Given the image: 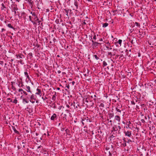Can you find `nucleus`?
Masks as SVG:
<instances>
[{
	"instance_id": "f257e3e1",
	"label": "nucleus",
	"mask_w": 156,
	"mask_h": 156,
	"mask_svg": "<svg viewBox=\"0 0 156 156\" xmlns=\"http://www.w3.org/2000/svg\"><path fill=\"white\" fill-rule=\"evenodd\" d=\"M91 122V119H89L88 117H83L82 119V123L83 126L86 125L84 127V128H87L86 124L87 123L90 122Z\"/></svg>"
},
{
	"instance_id": "f03ea898",
	"label": "nucleus",
	"mask_w": 156,
	"mask_h": 156,
	"mask_svg": "<svg viewBox=\"0 0 156 156\" xmlns=\"http://www.w3.org/2000/svg\"><path fill=\"white\" fill-rule=\"evenodd\" d=\"M122 105H118V106L116 108V111L119 113L117 114L118 115H119L121 113V110L120 109L122 108Z\"/></svg>"
},
{
	"instance_id": "7ed1b4c3",
	"label": "nucleus",
	"mask_w": 156,
	"mask_h": 156,
	"mask_svg": "<svg viewBox=\"0 0 156 156\" xmlns=\"http://www.w3.org/2000/svg\"><path fill=\"white\" fill-rule=\"evenodd\" d=\"M128 127L130 129H132L133 127V124L130 121H127L126 123Z\"/></svg>"
},
{
	"instance_id": "20e7f679",
	"label": "nucleus",
	"mask_w": 156,
	"mask_h": 156,
	"mask_svg": "<svg viewBox=\"0 0 156 156\" xmlns=\"http://www.w3.org/2000/svg\"><path fill=\"white\" fill-rule=\"evenodd\" d=\"M126 136L130 137L132 136L131 132L129 131H127L126 132H124Z\"/></svg>"
},
{
	"instance_id": "39448f33",
	"label": "nucleus",
	"mask_w": 156,
	"mask_h": 156,
	"mask_svg": "<svg viewBox=\"0 0 156 156\" xmlns=\"http://www.w3.org/2000/svg\"><path fill=\"white\" fill-rule=\"evenodd\" d=\"M18 91L19 92H21V94H22L23 93L25 95H28L27 93L22 88L19 89L18 90Z\"/></svg>"
},
{
	"instance_id": "423d86ee",
	"label": "nucleus",
	"mask_w": 156,
	"mask_h": 156,
	"mask_svg": "<svg viewBox=\"0 0 156 156\" xmlns=\"http://www.w3.org/2000/svg\"><path fill=\"white\" fill-rule=\"evenodd\" d=\"M92 42L93 43L92 46L93 47H96L98 44H100L99 43L97 42L94 41L93 40H92Z\"/></svg>"
},
{
	"instance_id": "0eeeda50",
	"label": "nucleus",
	"mask_w": 156,
	"mask_h": 156,
	"mask_svg": "<svg viewBox=\"0 0 156 156\" xmlns=\"http://www.w3.org/2000/svg\"><path fill=\"white\" fill-rule=\"evenodd\" d=\"M17 58H25L24 56L22 54H20L16 55Z\"/></svg>"
},
{
	"instance_id": "6e6552de",
	"label": "nucleus",
	"mask_w": 156,
	"mask_h": 156,
	"mask_svg": "<svg viewBox=\"0 0 156 156\" xmlns=\"http://www.w3.org/2000/svg\"><path fill=\"white\" fill-rule=\"evenodd\" d=\"M13 10L14 13V15L16 16L17 13L16 11L18 10V8L16 5L13 8Z\"/></svg>"
},
{
	"instance_id": "1a4fd4ad",
	"label": "nucleus",
	"mask_w": 156,
	"mask_h": 156,
	"mask_svg": "<svg viewBox=\"0 0 156 156\" xmlns=\"http://www.w3.org/2000/svg\"><path fill=\"white\" fill-rule=\"evenodd\" d=\"M26 90L27 92H30L31 94H32V92L30 90V87L29 86L26 85Z\"/></svg>"
},
{
	"instance_id": "9d476101",
	"label": "nucleus",
	"mask_w": 156,
	"mask_h": 156,
	"mask_svg": "<svg viewBox=\"0 0 156 156\" xmlns=\"http://www.w3.org/2000/svg\"><path fill=\"white\" fill-rule=\"evenodd\" d=\"M57 116L55 114H54L53 115L51 116V119L52 120H54L55 119H57Z\"/></svg>"
},
{
	"instance_id": "9b49d317",
	"label": "nucleus",
	"mask_w": 156,
	"mask_h": 156,
	"mask_svg": "<svg viewBox=\"0 0 156 156\" xmlns=\"http://www.w3.org/2000/svg\"><path fill=\"white\" fill-rule=\"evenodd\" d=\"M107 45L106 46V48L107 49H110L111 50L112 49V48H111V46L110 45V44L109 42H108L106 43Z\"/></svg>"
},
{
	"instance_id": "f8f14e48",
	"label": "nucleus",
	"mask_w": 156,
	"mask_h": 156,
	"mask_svg": "<svg viewBox=\"0 0 156 156\" xmlns=\"http://www.w3.org/2000/svg\"><path fill=\"white\" fill-rule=\"evenodd\" d=\"M118 130V128H117V127L116 126H113L112 128V132H116V131Z\"/></svg>"
},
{
	"instance_id": "ddd939ff",
	"label": "nucleus",
	"mask_w": 156,
	"mask_h": 156,
	"mask_svg": "<svg viewBox=\"0 0 156 156\" xmlns=\"http://www.w3.org/2000/svg\"><path fill=\"white\" fill-rule=\"evenodd\" d=\"M115 120L118 121V122H119L120 121V118L119 115H115Z\"/></svg>"
},
{
	"instance_id": "4468645a",
	"label": "nucleus",
	"mask_w": 156,
	"mask_h": 156,
	"mask_svg": "<svg viewBox=\"0 0 156 156\" xmlns=\"http://www.w3.org/2000/svg\"><path fill=\"white\" fill-rule=\"evenodd\" d=\"M27 2H28L29 5L31 6V8H32L33 6V2L31 0H28Z\"/></svg>"
},
{
	"instance_id": "2eb2a0df",
	"label": "nucleus",
	"mask_w": 156,
	"mask_h": 156,
	"mask_svg": "<svg viewBox=\"0 0 156 156\" xmlns=\"http://www.w3.org/2000/svg\"><path fill=\"white\" fill-rule=\"evenodd\" d=\"M33 16H34V21H37L39 20V19L37 17V15L35 13H34V14H33Z\"/></svg>"
},
{
	"instance_id": "dca6fc26",
	"label": "nucleus",
	"mask_w": 156,
	"mask_h": 156,
	"mask_svg": "<svg viewBox=\"0 0 156 156\" xmlns=\"http://www.w3.org/2000/svg\"><path fill=\"white\" fill-rule=\"evenodd\" d=\"M54 93V94L52 97V100L54 101H55L56 99V92H54L53 93V94Z\"/></svg>"
},
{
	"instance_id": "f3484780",
	"label": "nucleus",
	"mask_w": 156,
	"mask_h": 156,
	"mask_svg": "<svg viewBox=\"0 0 156 156\" xmlns=\"http://www.w3.org/2000/svg\"><path fill=\"white\" fill-rule=\"evenodd\" d=\"M37 92L36 93V94L39 95L40 96H41V90L38 88H37Z\"/></svg>"
},
{
	"instance_id": "a211bd4d",
	"label": "nucleus",
	"mask_w": 156,
	"mask_h": 156,
	"mask_svg": "<svg viewBox=\"0 0 156 156\" xmlns=\"http://www.w3.org/2000/svg\"><path fill=\"white\" fill-rule=\"evenodd\" d=\"M30 100H36V98L34 97V95L33 94H32L30 96Z\"/></svg>"
},
{
	"instance_id": "6ab92c4d",
	"label": "nucleus",
	"mask_w": 156,
	"mask_h": 156,
	"mask_svg": "<svg viewBox=\"0 0 156 156\" xmlns=\"http://www.w3.org/2000/svg\"><path fill=\"white\" fill-rule=\"evenodd\" d=\"M1 9L2 10H3L4 11H5V9L6 8V7L5 5L3 3H2L1 4Z\"/></svg>"
},
{
	"instance_id": "aec40b11",
	"label": "nucleus",
	"mask_w": 156,
	"mask_h": 156,
	"mask_svg": "<svg viewBox=\"0 0 156 156\" xmlns=\"http://www.w3.org/2000/svg\"><path fill=\"white\" fill-rule=\"evenodd\" d=\"M12 128L15 133L18 134H19V132L16 129V128L14 126H12Z\"/></svg>"
},
{
	"instance_id": "412c9836",
	"label": "nucleus",
	"mask_w": 156,
	"mask_h": 156,
	"mask_svg": "<svg viewBox=\"0 0 156 156\" xmlns=\"http://www.w3.org/2000/svg\"><path fill=\"white\" fill-rule=\"evenodd\" d=\"M74 5H75L76 7V9H77L78 8V5L77 3V0H74Z\"/></svg>"
},
{
	"instance_id": "4be33fe9",
	"label": "nucleus",
	"mask_w": 156,
	"mask_h": 156,
	"mask_svg": "<svg viewBox=\"0 0 156 156\" xmlns=\"http://www.w3.org/2000/svg\"><path fill=\"white\" fill-rule=\"evenodd\" d=\"M65 131L67 135H70L69 134L70 133V130L68 129H66Z\"/></svg>"
},
{
	"instance_id": "5701e85b",
	"label": "nucleus",
	"mask_w": 156,
	"mask_h": 156,
	"mask_svg": "<svg viewBox=\"0 0 156 156\" xmlns=\"http://www.w3.org/2000/svg\"><path fill=\"white\" fill-rule=\"evenodd\" d=\"M7 26L8 27L15 30V28L12 26L11 24L10 23H9L8 24Z\"/></svg>"
},
{
	"instance_id": "b1692460",
	"label": "nucleus",
	"mask_w": 156,
	"mask_h": 156,
	"mask_svg": "<svg viewBox=\"0 0 156 156\" xmlns=\"http://www.w3.org/2000/svg\"><path fill=\"white\" fill-rule=\"evenodd\" d=\"M108 25V24L107 23H104L103 24L102 27L104 28L107 27Z\"/></svg>"
},
{
	"instance_id": "393cba45",
	"label": "nucleus",
	"mask_w": 156,
	"mask_h": 156,
	"mask_svg": "<svg viewBox=\"0 0 156 156\" xmlns=\"http://www.w3.org/2000/svg\"><path fill=\"white\" fill-rule=\"evenodd\" d=\"M122 42V40L121 39H119L118 41H117L116 43H118L120 44V46H121V44Z\"/></svg>"
},
{
	"instance_id": "a878e982",
	"label": "nucleus",
	"mask_w": 156,
	"mask_h": 156,
	"mask_svg": "<svg viewBox=\"0 0 156 156\" xmlns=\"http://www.w3.org/2000/svg\"><path fill=\"white\" fill-rule=\"evenodd\" d=\"M107 65V62L105 61H104L103 62V67L106 66Z\"/></svg>"
},
{
	"instance_id": "bb28decb",
	"label": "nucleus",
	"mask_w": 156,
	"mask_h": 156,
	"mask_svg": "<svg viewBox=\"0 0 156 156\" xmlns=\"http://www.w3.org/2000/svg\"><path fill=\"white\" fill-rule=\"evenodd\" d=\"M109 117L110 119L111 118H113L114 116V115L113 113H110L109 114Z\"/></svg>"
},
{
	"instance_id": "cd10ccee",
	"label": "nucleus",
	"mask_w": 156,
	"mask_h": 156,
	"mask_svg": "<svg viewBox=\"0 0 156 156\" xmlns=\"http://www.w3.org/2000/svg\"><path fill=\"white\" fill-rule=\"evenodd\" d=\"M64 12L66 13V15L67 16H68V14L69 11V10L66 9H64Z\"/></svg>"
},
{
	"instance_id": "c85d7f7f",
	"label": "nucleus",
	"mask_w": 156,
	"mask_h": 156,
	"mask_svg": "<svg viewBox=\"0 0 156 156\" xmlns=\"http://www.w3.org/2000/svg\"><path fill=\"white\" fill-rule=\"evenodd\" d=\"M73 106L75 108H78V106H79V104H77V105H76L75 103L74 102V104L73 105Z\"/></svg>"
},
{
	"instance_id": "c756f323",
	"label": "nucleus",
	"mask_w": 156,
	"mask_h": 156,
	"mask_svg": "<svg viewBox=\"0 0 156 156\" xmlns=\"http://www.w3.org/2000/svg\"><path fill=\"white\" fill-rule=\"evenodd\" d=\"M90 105L91 106L93 107V105L94 104L92 102V100H90Z\"/></svg>"
},
{
	"instance_id": "7c9ffc66",
	"label": "nucleus",
	"mask_w": 156,
	"mask_h": 156,
	"mask_svg": "<svg viewBox=\"0 0 156 156\" xmlns=\"http://www.w3.org/2000/svg\"><path fill=\"white\" fill-rule=\"evenodd\" d=\"M23 102H25L26 103H28L29 102V101L28 100H27V99L24 98L23 99Z\"/></svg>"
},
{
	"instance_id": "2f4dec72",
	"label": "nucleus",
	"mask_w": 156,
	"mask_h": 156,
	"mask_svg": "<svg viewBox=\"0 0 156 156\" xmlns=\"http://www.w3.org/2000/svg\"><path fill=\"white\" fill-rule=\"evenodd\" d=\"M44 94L43 95V96H44ZM42 98L43 99L44 101H45L46 99H48V98L46 96H45L44 97L43 96L42 97Z\"/></svg>"
},
{
	"instance_id": "473e14b6",
	"label": "nucleus",
	"mask_w": 156,
	"mask_h": 156,
	"mask_svg": "<svg viewBox=\"0 0 156 156\" xmlns=\"http://www.w3.org/2000/svg\"><path fill=\"white\" fill-rule=\"evenodd\" d=\"M12 102L16 104L17 102V100L16 99V98L15 99H14L13 101H12Z\"/></svg>"
},
{
	"instance_id": "72a5a7b5",
	"label": "nucleus",
	"mask_w": 156,
	"mask_h": 156,
	"mask_svg": "<svg viewBox=\"0 0 156 156\" xmlns=\"http://www.w3.org/2000/svg\"><path fill=\"white\" fill-rule=\"evenodd\" d=\"M94 57L97 60H98L99 59V57L96 55H94Z\"/></svg>"
},
{
	"instance_id": "f704fd0d",
	"label": "nucleus",
	"mask_w": 156,
	"mask_h": 156,
	"mask_svg": "<svg viewBox=\"0 0 156 156\" xmlns=\"http://www.w3.org/2000/svg\"><path fill=\"white\" fill-rule=\"evenodd\" d=\"M11 87H12V89L13 90H14V91H16V88L15 87L13 86V85H12Z\"/></svg>"
},
{
	"instance_id": "c9c22d12",
	"label": "nucleus",
	"mask_w": 156,
	"mask_h": 156,
	"mask_svg": "<svg viewBox=\"0 0 156 156\" xmlns=\"http://www.w3.org/2000/svg\"><path fill=\"white\" fill-rule=\"evenodd\" d=\"M135 24L136 26L137 27H140V24L139 23H138V22H136L135 23Z\"/></svg>"
},
{
	"instance_id": "e433bc0d",
	"label": "nucleus",
	"mask_w": 156,
	"mask_h": 156,
	"mask_svg": "<svg viewBox=\"0 0 156 156\" xmlns=\"http://www.w3.org/2000/svg\"><path fill=\"white\" fill-rule=\"evenodd\" d=\"M28 55H29L30 56V58H32L33 57V55H32V53L30 52V53Z\"/></svg>"
},
{
	"instance_id": "4c0bfd02",
	"label": "nucleus",
	"mask_w": 156,
	"mask_h": 156,
	"mask_svg": "<svg viewBox=\"0 0 156 156\" xmlns=\"http://www.w3.org/2000/svg\"><path fill=\"white\" fill-rule=\"evenodd\" d=\"M122 145L124 147H126V141H125L124 143H123L122 144Z\"/></svg>"
},
{
	"instance_id": "58836bf2",
	"label": "nucleus",
	"mask_w": 156,
	"mask_h": 156,
	"mask_svg": "<svg viewBox=\"0 0 156 156\" xmlns=\"http://www.w3.org/2000/svg\"><path fill=\"white\" fill-rule=\"evenodd\" d=\"M127 142L128 143H132L133 141L131 140H130V139H129V140H128Z\"/></svg>"
},
{
	"instance_id": "ea45409f",
	"label": "nucleus",
	"mask_w": 156,
	"mask_h": 156,
	"mask_svg": "<svg viewBox=\"0 0 156 156\" xmlns=\"http://www.w3.org/2000/svg\"><path fill=\"white\" fill-rule=\"evenodd\" d=\"M141 122L143 123H145V121L144 119H142L141 120Z\"/></svg>"
},
{
	"instance_id": "a19ab883",
	"label": "nucleus",
	"mask_w": 156,
	"mask_h": 156,
	"mask_svg": "<svg viewBox=\"0 0 156 156\" xmlns=\"http://www.w3.org/2000/svg\"><path fill=\"white\" fill-rule=\"evenodd\" d=\"M35 100H30V101L33 104L35 103Z\"/></svg>"
},
{
	"instance_id": "79ce46f5",
	"label": "nucleus",
	"mask_w": 156,
	"mask_h": 156,
	"mask_svg": "<svg viewBox=\"0 0 156 156\" xmlns=\"http://www.w3.org/2000/svg\"><path fill=\"white\" fill-rule=\"evenodd\" d=\"M24 86V85H23V82H22L21 83V85L20 86V87H22L24 89V88H23V86Z\"/></svg>"
},
{
	"instance_id": "37998d69",
	"label": "nucleus",
	"mask_w": 156,
	"mask_h": 156,
	"mask_svg": "<svg viewBox=\"0 0 156 156\" xmlns=\"http://www.w3.org/2000/svg\"><path fill=\"white\" fill-rule=\"evenodd\" d=\"M130 39V42H131V43L132 44H133L134 43V42H133V39H132L131 40L130 39Z\"/></svg>"
},
{
	"instance_id": "c03bdc74",
	"label": "nucleus",
	"mask_w": 156,
	"mask_h": 156,
	"mask_svg": "<svg viewBox=\"0 0 156 156\" xmlns=\"http://www.w3.org/2000/svg\"><path fill=\"white\" fill-rule=\"evenodd\" d=\"M131 103L132 105H135V103L133 101H131Z\"/></svg>"
},
{
	"instance_id": "a18cd8bd",
	"label": "nucleus",
	"mask_w": 156,
	"mask_h": 156,
	"mask_svg": "<svg viewBox=\"0 0 156 156\" xmlns=\"http://www.w3.org/2000/svg\"><path fill=\"white\" fill-rule=\"evenodd\" d=\"M93 39L95 40L96 39V35H94V37H93Z\"/></svg>"
},
{
	"instance_id": "49530a36",
	"label": "nucleus",
	"mask_w": 156,
	"mask_h": 156,
	"mask_svg": "<svg viewBox=\"0 0 156 156\" xmlns=\"http://www.w3.org/2000/svg\"><path fill=\"white\" fill-rule=\"evenodd\" d=\"M88 100L89 99L87 98H86L85 99V102L88 103L89 102Z\"/></svg>"
},
{
	"instance_id": "de8ad7c7",
	"label": "nucleus",
	"mask_w": 156,
	"mask_h": 156,
	"mask_svg": "<svg viewBox=\"0 0 156 156\" xmlns=\"http://www.w3.org/2000/svg\"><path fill=\"white\" fill-rule=\"evenodd\" d=\"M100 106H101V107H104V104H103V103H101L100 104Z\"/></svg>"
},
{
	"instance_id": "09e8293b",
	"label": "nucleus",
	"mask_w": 156,
	"mask_h": 156,
	"mask_svg": "<svg viewBox=\"0 0 156 156\" xmlns=\"http://www.w3.org/2000/svg\"><path fill=\"white\" fill-rule=\"evenodd\" d=\"M7 100H10V102H12V99L11 98H8L7 99Z\"/></svg>"
},
{
	"instance_id": "8fccbe9b",
	"label": "nucleus",
	"mask_w": 156,
	"mask_h": 156,
	"mask_svg": "<svg viewBox=\"0 0 156 156\" xmlns=\"http://www.w3.org/2000/svg\"><path fill=\"white\" fill-rule=\"evenodd\" d=\"M0 64L2 65H3L4 64V62L3 61H0Z\"/></svg>"
},
{
	"instance_id": "3c124183",
	"label": "nucleus",
	"mask_w": 156,
	"mask_h": 156,
	"mask_svg": "<svg viewBox=\"0 0 156 156\" xmlns=\"http://www.w3.org/2000/svg\"><path fill=\"white\" fill-rule=\"evenodd\" d=\"M24 74L26 76L28 75V73L27 72H24Z\"/></svg>"
},
{
	"instance_id": "603ef678",
	"label": "nucleus",
	"mask_w": 156,
	"mask_h": 156,
	"mask_svg": "<svg viewBox=\"0 0 156 156\" xmlns=\"http://www.w3.org/2000/svg\"><path fill=\"white\" fill-rule=\"evenodd\" d=\"M29 18L30 21H32V20L31 19V16H29Z\"/></svg>"
},
{
	"instance_id": "864d4df0",
	"label": "nucleus",
	"mask_w": 156,
	"mask_h": 156,
	"mask_svg": "<svg viewBox=\"0 0 156 156\" xmlns=\"http://www.w3.org/2000/svg\"><path fill=\"white\" fill-rule=\"evenodd\" d=\"M31 22L32 23H33V24H36V23H35V22H34V21H33L32 20V21H31Z\"/></svg>"
},
{
	"instance_id": "5fc2aeb1",
	"label": "nucleus",
	"mask_w": 156,
	"mask_h": 156,
	"mask_svg": "<svg viewBox=\"0 0 156 156\" xmlns=\"http://www.w3.org/2000/svg\"><path fill=\"white\" fill-rule=\"evenodd\" d=\"M22 144H23V147L24 148L25 147V145H24V143L23 142H22Z\"/></svg>"
},
{
	"instance_id": "6e6d98bb",
	"label": "nucleus",
	"mask_w": 156,
	"mask_h": 156,
	"mask_svg": "<svg viewBox=\"0 0 156 156\" xmlns=\"http://www.w3.org/2000/svg\"><path fill=\"white\" fill-rule=\"evenodd\" d=\"M5 29H4V28H2V32H3L4 31H5Z\"/></svg>"
},
{
	"instance_id": "4d7b16f0",
	"label": "nucleus",
	"mask_w": 156,
	"mask_h": 156,
	"mask_svg": "<svg viewBox=\"0 0 156 156\" xmlns=\"http://www.w3.org/2000/svg\"><path fill=\"white\" fill-rule=\"evenodd\" d=\"M66 112L67 113H69V111L68 110H66Z\"/></svg>"
},
{
	"instance_id": "13d9d810",
	"label": "nucleus",
	"mask_w": 156,
	"mask_h": 156,
	"mask_svg": "<svg viewBox=\"0 0 156 156\" xmlns=\"http://www.w3.org/2000/svg\"><path fill=\"white\" fill-rule=\"evenodd\" d=\"M118 127L119 129V130H120L121 129V127L119 126H118Z\"/></svg>"
},
{
	"instance_id": "bf43d9fd",
	"label": "nucleus",
	"mask_w": 156,
	"mask_h": 156,
	"mask_svg": "<svg viewBox=\"0 0 156 156\" xmlns=\"http://www.w3.org/2000/svg\"><path fill=\"white\" fill-rule=\"evenodd\" d=\"M115 137V136H114V135H113V134H112V135H111V138H113V137Z\"/></svg>"
},
{
	"instance_id": "052dcab7",
	"label": "nucleus",
	"mask_w": 156,
	"mask_h": 156,
	"mask_svg": "<svg viewBox=\"0 0 156 156\" xmlns=\"http://www.w3.org/2000/svg\"><path fill=\"white\" fill-rule=\"evenodd\" d=\"M83 24L84 25H85L86 24V23L85 22V20H84V21H83Z\"/></svg>"
},
{
	"instance_id": "680f3d73",
	"label": "nucleus",
	"mask_w": 156,
	"mask_h": 156,
	"mask_svg": "<svg viewBox=\"0 0 156 156\" xmlns=\"http://www.w3.org/2000/svg\"><path fill=\"white\" fill-rule=\"evenodd\" d=\"M116 132H115V133H114V132L113 133V135L114 136H115L116 135Z\"/></svg>"
},
{
	"instance_id": "e2e57ef3",
	"label": "nucleus",
	"mask_w": 156,
	"mask_h": 156,
	"mask_svg": "<svg viewBox=\"0 0 156 156\" xmlns=\"http://www.w3.org/2000/svg\"><path fill=\"white\" fill-rule=\"evenodd\" d=\"M66 87L68 89H69V85H67Z\"/></svg>"
},
{
	"instance_id": "0e129e2a",
	"label": "nucleus",
	"mask_w": 156,
	"mask_h": 156,
	"mask_svg": "<svg viewBox=\"0 0 156 156\" xmlns=\"http://www.w3.org/2000/svg\"><path fill=\"white\" fill-rule=\"evenodd\" d=\"M57 73H58L59 74V73H61V71H60V70H58L57 71Z\"/></svg>"
},
{
	"instance_id": "69168bd1",
	"label": "nucleus",
	"mask_w": 156,
	"mask_h": 156,
	"mask_svg": "<svg viewBox=\"0 0 156 156\" xmlns=\"http://www.w3.org/2000/svg\"><path fill=\"white\" fill-rule=\"evenodd\" d=\"M72 85H74V84L75 83V82L73 81L72 82Z\"/></svg>"
},
{
	"instance_id": "338daca9",
	"label": "nucleus",
	"mask_w": 156,
	"mask_h": 156,
	"mask_svg": "<svg viewBox=\"0 0 156 156\" xmlns=\"http://www.w3.org/2000/svg\"><path fill=\"white\" fill-rule=\"evenodd\" d=\"M108 55H112V53L111 52H109L108 53Z\"/></svg>"
},
{
	"instance_id": "774afa93",
	"label": "nucleus",
	"mask_w": 156,
	"mask_h": 156,
	"mask_svg": "<svg viewBox=\"0 0 156 156\" xmlns=\"http://www.w3.org/2000/svg\"><path fill=\"white\" fill-rule=\"evenodd\" d=\"M56 23L58 24L59 23V22L58 20H56Z\"/></svg>"
}]
</instances>
